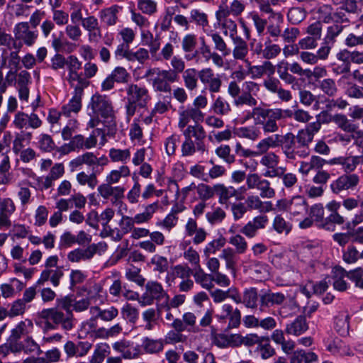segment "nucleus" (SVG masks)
<instances>
[{"label": "nucleus", "instance_id": "f257e3e1", "mask_svg": "<svg viewBox=\"0 0 363 363\" xmlns=\"http://www.w3.org/2000/svg\"><path fill=\"white\" fill-rule=\"evenodd\" d=\"M284 118V111L281 108H265L254 106L243 118L245 122L253 118L255 125H261L264 133L270 134L278 131L277 121Z\"/></svg>", "mask_w": 363, "mask_h": 363}, {"label": "nucleus", "instance_id": "f03ea898", "mask_svg": "<svg viewBox=\"0 0 363 363\" xmlns=\"http://www.w3.org/2000/svg\"><path fill=\"white\" fill-rule=\"evenodd\" d=\"M125 111L128 118L133 116L137 108H145L151 100L149 90L145 86L131 83L126 88Z\"/></svg>", "mask_w": 363, "mask_h": 363}, {"label": "nucleus", "instance_id": "7ed1b4c3", "mask_svg": "<svg viewBox=\"0 0 363 363\" xmlns=\"http://www.w3.org/2000/svg\"><path fill=\"white\" fill-rule=\"evenodd\" d=\"M70 306L71 300L67 298L63 301L61 309L57 308L43 309L39 316L43 320H51L57 325H61L63 329L69 330L73 328L74 321Z\"/></svg>", "mask_w": 363, "mask_h": 363}, {"label": "nucleus", "instance_id": "20e7f679", "mask_svg": "<svg viewBox=\"0 0 363 363\" xmlns=\"http://www.w3.org/2000/svg\"><path fill=\"white\" fill-rule=\"evenodd\" d=\"M88 109H91L92 114L100 116L107 120L108 130L113 133L116 129L114 121V111L111 100L106 96L99 94H94L88 105Z\"/></svg>", "mask_w": 363, "mask_h": 363}, {"label": "nucleus", "instance_id": "39448f33", "mask_svg": "<svg viewBox=\"0 0 363 363\" xmlns=\"http://www.w3.org/2000/svg\"><path fill=\"white\" fill-rule=\"evenodd\" d=\"M171 73L167 69L152 67L146 71L144 77L151 82L155 91L170 94L171 84L178 81Z\"/></svg>", "mask_w": 363, "mask_h": 363}, {"label": "nucleus", "instance_id": "423d86ee", "mask_svg": "<svg viewBox=\"0 0 363 363\" xmlns=\"http://www.w3.org/2000/svg\"><path fill=\"white\" fill-rule=\"evenodd\" d=\"M280 140L283 154L288 160L295 161L302 159L301 155L303 153L298 147L296 135L293 133L289 132L284 135H281Z\"/></svg>", "mask_w": 363, "mask_h": 363}, {"label": "nucleus", "instance_id": "0eeeda50", "mask_svg": "<svg viewBox=\"0 0 363 363\" xmlns=\"http://www.w3.org/2000/svg\"><path fill=\"white\" fill-rule=\"evenodd\" d=\"M199 80L211 94L220 91L223 84L221 75L215 73L211 68L206 67L200 69Z\"/></svg>", "mask_w": 363, "mask_h": 363}, {"label": "nucleus", "instance_id": "6e6552de", "mask_svg": "<svg viewBox=\"0 0 363 363\" xmlns=\"http://www.w3.org/2000/svg\"><path fill=\"white\" fill-rule=\"evenodd\" d=\"M164 298L168 299L169 296L164 290L161 284L150 281L145 285V292L139 299L142 306L151 305L155 299L161 300Z\"/></svg>", "mask_w": 363, "mask_h": 363}, {"label": "nucleus", "instance_id": "1a4fd4ad", "mask_svg": "<svg viewBox=\"0 0 363 363\" xmlns=\"http://www.w3.org/2000/svg\"><path fill=\"white\" fill-rule=\"evenodd\" d=\"M107 163L108 159L106 156L98 157L92 152H86L72 160L69 162V167L73 170L83 164H86L94 169L95 167L105 166Z\"/></svg>", "mask_w": 363, "mask_h": 363}, {"label": "nucleus", "instance_id": "9d476101", "mask_svg": "<svg viewBox=\"0 0 363 363\" xmlns=\"http://www.w3.org/2000/svg\"><path fill=\"white\" fill-rule=\"evenodd\" d=\"M318 132V131L315 130V125H312L309 123L305 128L299 130L296 135V143L301 151L303 153V155H301L302 158H306L309 156V145L312 143L314 135Z\"/></svg>", "mask_w": 363, "mask_h": 363}, {"label": "nucleus", "instance_id": "9b49d317", "mask_svg": "<svg viewBox=\"0 0 363 363\" xmlns=\"http://www.w3.org/2000/svg\"><path fill=\"white\" fill-rule=\"evenodd\" d=\"M359 183V177L356 174H344L330 184L333 193L339 194L344 191L353 190Z\"/></svg>", "mask_w": 363, "mask_h": 363}, {"label": "nucleus", "instance_id": "f8f14e48", "mask_svg": "<svg viewBox=\"0 0 363 363\" xmlns=\"http://www.w3.org/2000/svg\"><path fill=\"white\" fill-rule=\"evenodd\" d=\"M34 328L33 321L26 318L18 322L11 330V335L8 337L10 342L13 343V348L19 344L22 338H26L30 335Z\"/></svg>", "mask_w": 363, "mask_h": 363}, {"label": "nucleus", "instance_id": "ddd939ff", "mask_svg": "<svg viewBox=\"0 0 363 363\" xmlns=\"http://www.w3.org/2000/svg\"><path fill=\"white\" fill-rule=\"evenodd\" d=\"M183 135L184 137H187L191 140L194 139V141L196 143L197 151L204 153L207 151L206 146L204 143V140L206 137V133L204 128L199 124L196 123L194 125H189L184 130Z\"/></svg>", "mask_w": 363, "mask_h": 363}, {"label": "nucleus", "instance_id": "4468645a", "mask_svg": "<svg viewBox=\"0 0 363 363\" xmlns=\"http://www.w3.org/2000/svg\"><path fill=\"white\" fill-rule=\"evenodd\" d=\"M13 123L16 128L21 130L27 127L37 129L43 124L42 121L37 114L34 113L27 114L23 111H19L15 115Z\"/></svg>", "mask_w": 363, "mask_h": 363}, {"label": "nucleus", "instance_id": "2eb2a0df", "mask_svg": "<svg viewBox=\"0 0 363 363\" xmlns=\"http://www.w3.org/2000/svg\"><path fill=\"white\" fill-rule=\"evenodd\" d=\"M99 194L104 199L113 197L112 203H122L121 199L124 196L125 188L121 186H113L112 184L106 182L98 186Z\"/></svg>", "mask_w": 363, "mask_h": 363}, {"label": "nucleus", "instance_id": "dca6fc26", "mask_svg": "<svg viewBox=\"0 0 363 363\" xmlns=\"http://www.w3.org/2000/svg\"><path fill=\"white\" fill-rule=\"evenodd\" d=\"M197 44V37L196 35L189 33L183 37L181 45L182 50L185 53L184 59L187 62L197 61L199 60V52L196 49Z\"/></svg>", "mask_w": 363, "mask_h": 363}, {"label": "nucleus", "instance_id": "f3484780", "mask_svg": "<svg viewBox=\"0 0 363 363\" xmlns=\"http://www.w3.org/2000/svg\"><path fill=\"white\" fill-rule=\"evenodd\" d=\"M15 38L22 41L27 46H32L38 38V34L30 30L28 22L17 23L13 29Z\"/></svg>", "mask_w": 363, "mask_h": 363}, {"label": "nucleus", "instance_id": "a211bd4d", "mask_svg": "<svg viewBox=\"0 0 363 363\" xmlns=\"http://www.w3.org/2000/svg\"><path fill=\"white\" fill-rule=\"evenodd\" d=\"M217 317L220 320H228V328H238L241 321V313L238 308H233L230 304H223Z\"/></svg>", "mask_w": 363, "mask_h": 363}, {"label": "nucleus", "instance_id": "6ab92c4d", "mask_svg": "<svg viewBox=\"0 0 363 363\" xmlns=\"http://www.w3.org/2000/svg\"><path fill=\"white\" fill-rule=\"evenodd\" d=\"M99 245L92 244L89 245L86 248H77L67 255V259L71 262H79L91 259L94 255L97 252Z\"/></svg>", "mask_w": 363, "mask_h": 363}, {"label": "nucleus", "instance_id": "aec40b11", "mask_svg": "<svg viewBox=\"0 0 363 363\" xmlns=\"http://www.w3.org/2000/svg\"><path fill=\"white\" fill-rule=\"evenodd\" d=\"M248 72L253 79H260L264 75L272 76L275 72V66L268 60L264 61L262 65L251 66L247 62Z\"/></svg>", "mask_w": 363, "mask_h": 363}, {"label": "nucleus", "instance_id": "412c9836", "mask_svg": "<svg viewBox=\"0 0 363 363\" xmlns=\"http://www.w3.org/2000/svg\"><path fill=\"white\" fill-rule=\"evenodd\" d=\"M209 291L213 302L216 303H221L228 298H232L236 303H240L242 302V298L235 289H229L227 291L217 289Z\"/></svg>", "mask_w": 363, "mask_h": 363}, {"label": "nucleus", "instance_id": "4be33fe9", "mask_svg": "<svg viewBox=\"0 0 363 363\" xmlns=\"http://www.w3.org/2000/svg\"><path fill=\"white\" fill-rule=\"evenodd\" d=\"M337 61L333 65V72L336 75L350 72L351 62L349 60V52H340L337 55Z\"/></svg>", "mask_w": 363, "mask_h": 363}, {"label": "nucleus", "instance_id": "5701e85b", "mask_svg": "<svg viewBox=\"0 0 363 363\" xmlns=\"http://www.w3.org/2000/svg\"><path fill=\"white\" fill-rule=\"evenodd\" d=\"M200 53L206 62L211 60L213 63L218 67H223L224 66L223 57L218 52L212 51L211 47L206 44L204 39L202 40L201 43Z\"/></svg>", "mask_w": 363, "mask_h": 363}, {"label": "nucleus", "instance_id": "b1692460", "mask_svg": "<svg viewBox=\"0 0 363 363\" xmlns=\"http://www.w3.org/2000/svg\"><path fill=\"white\" fill-rule=\"evenodd\" d=\"M308 329V324L304 315H298L293 322L286 325L285 331L289 335L299 336Z\"/></svg>", "mask_w": 363, "mask_h": 363}, {"label": "nucleus", "instance_id": "393cba45", "mask_svg": "<svg viewBox=\"0 0 363 363\" xmlns=\"http://www.w3.org/2000/svg\"><path fill=\"white\" fill-rule=\"evenodd\" d=\"M327 350L333 354L339 355H349L350 354V349L344 342V341L338 337H330L328 339L327 345Z\"/></svg>", "mask_w": 363, "mask_h": 363}, {"label": "nucleus", "instance_id": "a878e982", "mask_svg": "<svg viewBox=\"0 0 363 363\" xmlns=\"http://www.w3.org/2000/svg\"><path fill=\"white\" fill-rule=\"evenodd\" d=\"M233 43V57L236 60H245L249 50L247 42L240 36L231 39Z\"/></svg>", "mask_w": 363, "mask_h": 363}, {"label": "nucleus", "instance_id": "bb28decb", "mask_svg": "<svg viewBox=\"0 0 363 363\" xmlns=\"http://www.w3.org/2000/svg\"><path fill=\"white\" fill-rule=\"evenodd\" d=\"M325 160L318 156H312L308 161H301L298 171L303 175H308L313 169H319L323 167Z\"/></svg>", "mask_w": 363, "mask_h": 363}, {"label": "nucleus", "instance_id": "cd10ccee", "mask_svg": "<svg viewBox=\"0 0 363 363\" xmlns=\"http://www.w3.org/2000/svg\"><path fill=\"white\" fill-rule=\"evenodd\" d=\"M184 86L192 91L197 89L199 79V70L196 68L186 69L182 74Z\"/></svg>", "mask_w": 363, "mask_h": 363}, {"label": "nucleus", "instance_id": "c85d7f7f", "mask_svg": "<svg viewBox=\"0 0 363 363\" xmlns=\"http://www.w3.org/2000/svg\"><path fill=\"white\" fill-rule=\"evenodd\" d=\"M215 190V194L218 196V202L221 204H226L230 198L238 194V191L233 186H225L223 184H216Z\"/></svg>", "mask_w": 363, "mask_h": 363}, {"label": "nucleus", "instance_id": "c756f323", "mask_svg": "<svg viewBox=\"0 0 363 363\" xmlns=\"http://www.w3.org/2000/svg\"><path fill=\"white\" fill-rule=\"evenodd\" d=\"M119 10L120 7L117 5L102 9L99 13L101 21L108 26H114L118 20Z\"/></svg>", "mask_w": 363, "mask_h": 363}, {"label": "nucleus", "instance_id": "7c9ffc66", "mask_svg": "<svg viewBox=\"0 0 363 363\" xmlns=\"http://www.w3.org/2000/svg\"><path fill=\"white\" fill-rule=\"evenodd\" d=\"M257 125L243 126L236 129V135L242 138H246L252 141L257 140L260 138L262 131Z\"/></svg>", "mask_w": 363, "mask_h": 363}, {"label": "nucleus", "instance_id": "2f4dec72", "mask_svg": "<svg viewBox=\"0 0 363 363\" xmlns=\"http://www.w3.org/2000/svg\"><path fill=\"white\" fill-rule=\"evenodd\" d=\"M89 311L91 314H96V317H99L101 320L107 322L111 321L118 315V311L114 306H110L105 309H101L98 306H92Z\"/></svg>", "mask_w": 363, "mask_h": 363}, {"label": "nucleus", "instance_id": "473e14b6", "mask_svg": "<svg viewBox=\"0 0 363 363\" xmlns=\"http://www.w3.org/2000/svg\"><path fill=\"white\" fill-rule=\"evenodd\" d=\"M13 349L17 352L24 351L26 353L37 352L40 354L42 353L40 345L33 340V338L29 335L24 339L23 342L16 345Z\"/></svg>", "mask_w": 363, "mask_h": 363}, {"label": "nucleus", "instance_id": "72a5a7b5", "mask_svg": "<svg viewBox=\"0 0 363 363\" xmlns=\"http://www.w3.org/2000/svg\"><path fill=\"white\" fill-rule=\"evenodd\" d=\"M334 123L336 125L345 132L349 133H357L358 126L352 123L346 115L342 113H335ZM360 132H358L359 133Z\"/></svg>", "mask_w": 363, "mask_h": 363}, {"label": "nucleus", "instance_id": "f704fd0d", "mask_svg": "<svg viewBox=\"0 0 363 363\" xmlns=\"http://www.w3.org/2000/svg\"><path fill=\"white\" fill-rule=\"evenodd\" d=\"M333 286L336 290L344 291L347 289V285L344 278L348 273L340 267H335L333 269Z\"/></svg>", "mask_w": 363, "mask_h": 363}, {"label": "nucleus", "instance_id": "c9c22d12", "mask_svg": "<svg viewBox=\"0 0 363 363\" xmlns=\"http://www.w3.org/2000/svg\"><path fill=\"white\" fill-rule=\"evenodd\" d=\"M32 133L21 130L17 133L13 142V150L16 154L21 151L23 147L30 144L32 139Z\"/></svg>", "mask_w": 363, "mask_h": 363}, {"label": "nucleus", "instance_id": "e433bc0d", "mask_svg": "<svg viewBox=\"0 0 363 363\" xmlns=\"http://www.w3.org/2000/svg\"><path fill=\"white\" fill-rule=\"evenodd\" d=\"M277 74L281 80L287 84H292L296 82V79L294 76L289 72V64L285 60H281L275 66Z\"/></svg>", "mask_w": 363, "mask_h": 363}, {"label": "nucleus", "instance_id": "4c0bfd02", "mask_svg": "<svg viewBox=\"0 0 363 363\" xmlns=\"http://www.w3.org/2000/svg\"><path fill=\"white\" fill-rule=\"evenodd\" d=\"M193 274V270L187 265L178 264L172 268V272L171 274H168L166 278L167 283H169L171 278L174 281L176 277L184 280L190 278Z\"/></svg>", "mask_w": 363, "mask_h": 363}, {"label": "nucleus", "instance_id": "58836bf2", "mask_svg": "<svg viewBox=\"0 0 363 363\" xmlns=\"http://www.w3.org/2000/svg\"><path fill=\"white\" fill-rule=\"evenodd\" d=\"M307 207V202L303 197L301 196H294L291 199V204L289 213L294 216H298L303 213V212L306 211Z\"/></svg>", "mask_w": 363, "mask_h": 363}, {"label": "nucleus", "instance_id": "ea45409f", "mask_svg": "<svg viewBox=\"0 0 363 363\" xmlns=\"http://www.w3.org/2000/svg\"><path fill=\"white\" fill-rule=\"evenodd\" d=\"M262 306L281 304L285 301V296L281 293H265L260 296Z\"/></svg>", "mask_w": 363, "mask_h": 363}, {"label": "nucleus", "instance_id": "a19ab883", "mask_svg": "<svg viewBox=\"0 0 363 363\" xmlns=\"http://www.w3.org/2000/svg\"><path fill=\"white\" fill-rule=\"evenodd\" d=\"M130 174V170L128 166H121L118 169H114L106 176V182L114 184L118 183L122 177H128Z\"/></svg>", "mask_w": 363, "mask_h": 363}, {"label": "nucleus", "instance_id": "79ce46f5", "mask_svg": "<svg viewBox=\"0 0 363 363\" xmlns=\"http://www.w3.org/2000/svg\"><path fill=\"white\" fill-rule=\"evenodd\" d=\"M318 87L329 97L335 96L338 91L336 82L332 78H326L319 81Z\"/></svg>", "mask_w": 363, "mask_h": 363}, {"label": "nucleus", "instance_id": "37998d69", "mask_svg": "<svg viewBox=\"0 0 363 363\" xmlns=\"http://www.w3.org/2000/svg\"><path fill=\"white\" fill-rule=\"evenodd\" d=\"M314 352H306L304 350H297L290 358V363H311L317 360Z\"/></svg>", "mask_w": 363, "mask_h": 363}, {"label": "nucleus", "instance_id": "c03bdc74", "mask_svg": "<svg viewBox=\"0 0 363 363\" xmlns=\"http://www.w3.org/2000/svg\"><path fill=\"white\" fill-rule=\"evenodd\" d=\"M345 223V218L339 213H332L327 217L324 222L318 225L320 228L332 230H335V226L333 224L342 225Z\"/></svg>", "mask_w": 363, "mask_h": 363}, {"label": "nucleus", "instance_id": "a18cd8bd", "mask_svg": "<svg viewBox=\"0 0 363 363\" xmlns=\"http://www.w3.org/2000/svg\"><path fill=\"white\" fill-rule=\"evenodd\" d=\"M194 269L195 273L194 274V277L195 281L198 284H200L203 288L207 290H211L213 287V284L211 280L212 276L205 273L201 266Z\"/></svg>", "mask_w": 363, "mask_h": 363}, {"label": "nucleus", "instance_id": "49530a36", "mask_svg": "<svg viewBox=\"0 0 363 363\" xmlns=\"http://www.w3.org/2000/svg\"><path fill=\"white\" fill-rule=\"evenodd\" d=\"M82 96L81 95L74 94L69 102L62 106L63 115L69 116L72 112L78 113L82 108Z\"/></svg>", "mask_w": 363, "mask_h": 363}, {"label": "nucleus", "instance_id": "de8ad7c7", "mask_svg": "<svg viewBox=\"0 0 363 363\" xmlns=\"http://www.w3.org/2000/svg\"><path fill=\"white\" fill-rule=\"evenodd\" d=\"M349 319L350 316L343 313L335 318V329L341 336H345L349 333Z\"/></svg>", "mask_w": 363, "mask_h": 363}, {"label": "nucleus", "instance_id": "09e8293b", "mask_svg": "<svg viewBox=\"0 0 363 363\" xmlns=\"http://www.w3.org/2000/svg\"><path fill=\"white\" fill-rule=\"evenodd\" d=\"M211 38L214 44L215 50L220 52L223 57L230 55V50L228 48L223 38L218 33L211 34Z\"/></svg>", "mask_w": 363, "mask_h": 363}, {"label": "nucleus", "instance_id": "8fccbe9b", "mask_svg": "<svg viewBox=\"0 0 363 363\" xmlns=\"http://www.w3.org/2000/svg\"><path fill=\"white\" fill-rule=\"evenodd\" d=\"M258 294L255 288H250L244 291L242 302L247 308H255L257 306Z\"/></svg>", "mask_w": 363, "mask_h": 363}, {"label": "nucleus", "instance_id": "3c124183", "mask_svg": "<svg viewBox=\"0 0 363 363\" xmlns=\"http://www.w3.org/2000/svg\"><path fill=\"white\" fill-rule=\"evenodd\" d=\"M345 94L354 101L363 100V86L353 82H348L345 89Z\"/></svg>", "mask_w": 363, "mask_h": 363}, {"label": "nucleus", "instance_id": "603ef678", "mask_svg": "<svg viewBox=\"0 0 363 363\" xmlns=\"http://www.w3.org/2000/svg\"><path fill=\"white\" fill-rule=\"evenodd\" d=\"M143 348L147 353L157 354L164 349V342L161 340L146 338L143 342Z\"/></svg>", "mask_w": 363, "mask_h": 363}, {"label": "nucleus", "instance_id": "864d4df0", "mask_svg": "<svg viewBox=\"0 0 363 363\" xmlns=\"http://www.w3.org/2000/svg\"><path fill=\"white\" fill-rule=\"evenodd\" d=\"M172 69H167L177 79H179V74L183 73L186 69L185 61L179 56H174L170 61Z\"/></svg>", "mask_w": 363, "mask_h": 363}, {"label": "nucleus", "instance_id": "5fc2aeb1", "mask_svg": "<svg viewBox=\"0 0 363 363\" xmlns=\"http://www.w3.org/2000/svg\"><path fill=\"white\" fill-rule=\"evenodd\" d=\"M287 17L291 23L296 25L302 22L306 18V11L301 7H293L289 9Z\"/></svg>", "mask_w": 363, "mask_h": 363}, {"label": "nucleus", "instance_id": "6e6d98bb", "mask_svg": "<svg viewBox=\"0 0 363 363\" xmlns=\"http://www.w3.org/2000/svg\"><path fill=\"white\" fill-rule=\"evenodd\" d=\"M77 181L81 185L87 184L91 189H94L98 184V179L96 172H93L91 174H87L84 172L77 174Z\"/></svg>", "mask_w": 363, "mask_h": 363}, {"label": "nucleus", "instance_id": "4d7b16f0", "mask_svg": "<svg viewBox=\"0 0 363 363\" xmlns=\"http://www.w3.org/2000/svg\"><path fill=\"white\" fill-rule=\"evenodd\" d=\"M257 104V99L252 96L250 92L243 91L234 100V105L237 107L242 106L243 105L248 106L250 107L256 106Z\"/></svg>", "mask_w": 363, "mask_h": 363}, {"label": "nucleus", "instance_id": "13d9d810", "mask_svg": "<svg viewBox=\"0 0 363 363\" xmlns=\"http://www.w3.org/2000/svg\"><path fill=\"white\" fill-rule=\"evenodd\" d=\"M300 102L304 106H309L314 104V108H319V101L316 96L308 90H301L299 92Z\"/></svg>", "mask_w": 363, "mask_h": 363}, {"label": "nucleus", "instance_id": "bf43d9fd", "mask_svg": "<svg viewBox=\"0 0 363 363\" xmlns=\"http://www.w3.org/2000/svg\"><path fill=\"white\" fill-rule=\"evenodd\" d=\"M190 21L203 28L208 26V16L199 9H192L190 11Z\"/></svg>", "mask_w": 363, "mask_h": 363}, {"label": "nucleus", "instance_id": "052dcab7", "mask_svg": "<svg viewBox=\"0 0 363 363\" xmlns=\"http://www.w3.org/2000/svg\"><path fill=\"white\" fill-rule=\"evenodd\" d=\"M213 112L220 116L227 115L230 111V104L221 96H218L213 104Z\"/></svg>", "mask_w": 363, "mask_h": 363}, {"label": "nucleus", "instance_id": "680f3d73", "mask_svg": "<svg viewBox=\"0 0 363 363\" xmlns=\"http://www.w3.org/2000/svg\"><path fill=\"white\" fill-rule=\"evenodd\" d=\"M272 226L274 230L279 234H288L291 230V225L280 215L274 217Z\"/></svg>", "mask_w": 363, "mask_h": 363}, {"label": "nucleus", "instance_id": "e2e57ef3", "mask_svg": "<svg viewBox=\"0 0 363 363\" xmlns=\"http://www.w3.org/2000/svg\"><path fill=\"white\" fill-rule=\"evenodd\" d=\"M260 164L267 169H273L279 164V157L274 152H269L262 155L259 160Z\"/></svg>", "mask_w": 363, "mask_h": 363}, {"label": "nucleus", "instance_id": "0e129e2a", "mask_svg": "<svg viewBox=\"0 0 363 363\" xmlns=\"http://www.w3.org/2000/svg\"><path fill=\"white\" fill-rule=\"evenodd\" d=\"M196 192L200 199L206 201L213 197L216 193L215 185L211 187L206 184L201 183L196 186Z\"/></svg>", "mask_w": 363, "mask_h": 363}, {"label": "nucleus", "instance_id": "69168bd1", "mask_svg": "<svg viewBox=\"0 0 363 363\" xmlns=\"http://www.w3.org/2000/svg\"><path fill=\"white\" fill-rule=\"evenodd\" d=\"M138 9L144 14L152 16L157 12V3L153 0H138Z\"/></svg>", "mask_w": 363, "mask_h": 363}, {"label": "nucleus", "instance_id": "338daca9", "mask_svg": "<svg viewBox=\"0 0 363 363\" xmlns=\"http://www.w3.org/2000/svg\"><path fill=\"white\" fill-rule=\"evenodd\" d=\"M216 154L218 157L223 159L226 163L231 164L235 162V157L231 153V149L229 145H220L216 150Z\"/></svg>", "mask_w": 363, "mask_h": 363}, {"label": "nucleus", "instance_id": "774afa93", "mask_svg": "<svg viewBox=\"0 0 363 363\" xmlns=\"http://www.w3.org/2000/svg\"><path fill=\"white\" fill-rule=\"evenodd\" d=\"M27 306L20 299L14 301L10 306L9 317L14 318L23 315L26 311Z\"/></svg>", "mask_w": 363, "mask_h": 363}]
</instances>
